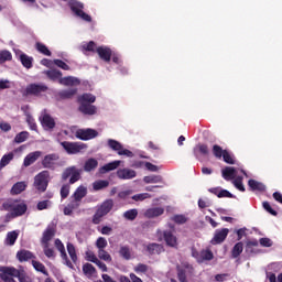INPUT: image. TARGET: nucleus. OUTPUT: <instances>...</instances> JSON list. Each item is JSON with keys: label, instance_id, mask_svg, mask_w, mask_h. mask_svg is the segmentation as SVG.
<instances>
[{"label": "nucleus", "instance_id": "ea45409f", "mask_svg": "<svg viewBox=\"0 0 282 282\" xmlns=\"http://www.w3.org/2000/svg\"><path fill=\"white\" fill-rule=\"evenodd\" d=\"M107 144L109 149L116 151L117 153H119V151L122 149V143L116 141L115 139H108Z\"/></svg>", "mask_w": 282, "mask_h": 282}, {"label": "nucleus", "instance_id": "de8ad7c7", "mask_svg": "<svg viewBox=\"0 0 282 282\" xmlns=\"http://www.w3.org/2000/svg\"><path fill=\"white\" fill-rule=\"evenodd\" d=\"M12 61V53L10 51H0V65Z\"/></svg>", "mask_w": 282, "mask_h": 282}, {"label": "nucleus", "instance_id": "69168bd1", "mask_svg": "<svg viewBox=\"0 0 282 282\" xmlns=\"http://www.w3.org/2000/svg\"><path fill=\"white\" fill-rule=\"evenodd\" d=\"M26 122H28V124H29V127H30V129H31V131H36V121H34V118L32 117V116H28L26 117Z\"/></svg>", "mask_w": 282, "mask_h": 282}, {"label": "nucleus", "instance_id": "bf43d9fd", "mask_svg": "<svg viewBox=\"0 0 282 282\" xmlns=\"http://www.w3.org/2000/svg\"><path fill=\"white\" fill-rule=\"evenodd\" d=\"M84 52H96V42L90 41L87 44H84L83 46Z\"/></svg>", "mask_w": 282, "mask_h": 282}, {"label": "nucleus", "instance_id": "0e129e2a", "mask_svg": "<svg viewBox=\"0 0 282 282\" xmlns=\"http://www.w3.org/2000/svg\"><path fill=\"white\" fill-rule=\"evenodd\" d=\"M133 194V191L131 189H127V191H122L118 193V197L119 199H129V197H131V195Z\"/></svg>", "mask_w": 282, "mask_h": 282}, {"label": "nucleus", "instance_id": "6e6552de", "mask_svg": "<svg viewBox=\"0 0 282 282\" xmlns=\"http://www.w3.org/2000/svg\"><path fill=\"white\" fill-rule=\"evenodd\" d=\"M61 145L63 147L64 151L68 153V155H76V153H80L87 149V144L83 142L63 141Z\"/></svg>", "mask_w": 282, "mask_h": 282}, {"label": "nucleus", "instance_id": "393cba45", "mask_svg": "<svg viewBox=\"0 0 282 282\" xmlns=\"http://www.w3.org/2000/svg\"><path fill=\"white\" fill-rule=\"evenodd\" d=\"M26 188H28V182L25 181L17 182L11 187V195H21V193H23V191H25Z\"/></svg>", "mask_w": 282, "mask_h": 282}, {"label": "nucleus", "instance_id": "2eb2a0df", "mask_svg": "<svg viewBox=\"0 0 282 282\" xmlns=\"http://www.w3.org/2000/svg\"><path fill=\"white\" fill-rule=\"evenodd\" d=\"M28 213V204L25 202L14 204L13 205V212H11V217L17 218V217H23Z\"/></svg>", "mask_w": 282, "mask_h": 282}, {"label": "nucleus", "instance_id": "e433bc0d", "mask_svg": "<svg viewBox=\"0 0 282 282\" xmlns=\"http://www.w3.org/2000/svg\"><path fill=\"white\" fill-rule=\"evenodd\" d=\"M14 160V153L10 152L8 154H4L0 160V169H6L8 164H10L11 161Z\"/></svg>", "mask_w": 282, "mask_h": 282}, {"label": "nucleus", "instance_id": "f704fd0d", "mask_svg": "<svg viewBox=\"0 0 282 282\" xmlns=\"http://www.w3.org/2000/svg\"><path fill=\"white\" fill-rule=\"evenodd\" d=\"M17 239H19V232L9 231L6 238L7 246H14V243H17Z\"/></svg>", "mask_w": 282, "mask_h": 282}, {"label": "nucleus", "instance_id": "473e14b6", "mask_svg": "<svg viewBox=\"0 0 282 282\" xmlns=\"http://www.w3.org/2000/svg\"><path fill=\"white\" fill-rule=\"evenodd\" d=\"M237 175V170L235 167L227 166L223 170L224 180H232Z\"/></svg>", "mask_w": 282, "mask_h": 282}, {"label": "nucleus", "instance_id": "72a5a7b5", "mask_svg": "<svg viewBox=\"0 0 282 282\" xmlns=\"http://www.w3.org/2000/svg\"><path fill=\"white\" fill-rule=\"evenodd\" d=\"M145 184H162L163 178L160 175H149L143 177Z\"/></svg>", "mask_w": 282, "mask_h": 282}, {"label": "nucleus", "instance_id": "58836bf2", "mask_svg": "<svg viewBox=\"0 0 282 282\" xmlns=\"http://www.w3.org/2000/svg\"><path fill=\"white\" fill-rule=\"evenodd\" d=\"M46 76L51 80H58V78H63V73L58 69L46 70Z\"/></svg>", "mask_w": 282, "mask_h": 282}, {"label": "nucleus", "instance_id": "cd10ccee", "mask_svg": "<svg viewBox=\"0 0 282 282\" xmlns=\"http://www.w3.org/2000/svg\"><path fill=\"white\" fill-rule=\"evenodd\" d=\"M120 166V161H112L110 163L105 164L99 169V173L105 175V173H109V171H116Z\"/></svg>", "mask_w": 282, "mask_h": 282}, {"label": "nucleus", "instance_id": "423d86ee", "mask_svg": "<svg viewBox=\"0 0 282 282\" xmlns=\"http://www.w3.org/2000/svg\"><path fill=\"white\" fill-rule=\"evenodd\" d=\"M176 272L180 282H188L187 276L195 274V268L188 262H182L181 265L176 267Z\"/></svg>", "mask_w": 282, "mask_h": 282}, {"label": "nucleus", "instance_id": "4d7b16f0", "mask_svg": "<svg viewBox=\"0 0 282 282\" xmlns=\"http://www.w3.org/2000/svg\"><path fill=\"white\" fill-rule=\"evenodd\" d=\"M58 250H59L61 257H62L63 261H65L66 265L68 268H73L72 261H69V259L67 258V251L65 250V248H59Z\"/></svg>", "mask_w": 282, "mask_h": 282}, {"label": "nucleus", "instance_id": "c756f323", "mask_svg": "<svg viewBox=\"0 0 282 282\" xmlns=\"http://www.w3.org/2000/svg\"><path fill=\"white\" fill-rule=\"evenodd\" d=\"M20 62L23 65V67H25L26 69H32V63H34V58L29 56L25 53H22L20 55Z\"/></svg>", "mask_w": 282, "mask_h": 282}, {"label": "nucleus", "instance_id": "f03ea898", "mask_svg": "<svg viewBox=\"0 0 282 282\" xmlns=\"http://www.w3.org/2000/svg\"><path fill=\"white\" fill-rule=\"evenodd\" d=\"M0 272V279L2 281H8V276H13L14 279H19L20 282H30V278L14 267H1Z\"/></svg>", "mask_w": 282, "mask_h": 282}, {"label": "nucleus", "instance_id": "9d476101", "mask_svg": "<svg viewBox=\"0 0 282 282\" xmlns=\"http://www.w3.org/2000/svg\"><path fill=\"white\" fill-rule=\"evenodd\" d=\"M192 257L196 259L197 263H204V261H213L214 256L210 249H202L197 251V249H192Z\"/></svg>", "mask_w": 282, "mask_h": 282}, {"label": "nucleus", "instance_id": "c9c22d12", "mask_svg": "<svg viewBox=\"0 0 282 282\" xmlns=\"http://www.w3.org/2000/svg\"><path fill=\"white\" fill-rule=\"evenodd\" d=\"M35 50H37V52L44 56H52V51H50V48H47V46L41 42L35 43Z\"/></svg>", "mask_w": 282, "mask_h": 282}, {"label": "nucleus", "instance_id": "a18cd8bd", "mask_svg": "<svg viewBox=\"0 0 282 282\" xmlns=\"http://www.w3.org/2000/svg\"><path fill=\"white\" fill-rule=\"evenodd\" d=\"M83 272H84V274H86L88 276H94V274H96V268L93 267L91 263H85L83 265Z\"/></svg>", "mask_w": 282, "mask_h": 282}, {"label": "nucleus", "instance_id": "dca6fc26", "mask_svg": "<svg viewBox=\"0 0 282 282\" xmlns=\"http://www.w3.org/2000/svg\"><path fill=\"white\" fill-rule=\"evenodd\" d=\"M228 228H223L220 230H216L214 238L212 239L213 246H217V243H224L226 241V237H228Z\"/></svg>", "mask_w": 282, "mask_h": 282}, {"label": "nucleus", "instance_id": "ddd939ff", "mask_svg": "<svg viewBox=\"0 0 282 282\" xmlns=\"http://www.w3.org/2000/svg\"><path fill=\"white\" fill-rule=\"evenodd\" d=\"M40 122L45 131H53V129L56 127V121L50 113H46L45 110L40 117Z\"/></svg>", "mask_w": 282, "mask_h": 282}, {"label": "nucleus", "instance_id": "3c124183", "mask_svg": "<svg viewBox=\"0 0 282 282\" xmlns=\"http://www.w3.org/2000/svg\"><path fill=\"white\" fill-rule=\"evenodd\" d=\"M53 63L56 67H59V69H64V72H69V69H72L63 59H54Z\"/></svg>", "mask_w": 282, "mask_h": 282}, {"label": "nucleus", "instance_id": "774afa93", "mask_svg": "<svg viewBox=\"0 0 282 282\" xmlns=\"http://www.w3.org/2000/svg\"><path fill=\"white\" fill-rule=\"evenodd\" d=\"M96 246L97 248H107V239H105L104 237L98 238L96 241Z\"/></svg>", "mask_w": 282, "mask_h": 282}, {"label": "nucleus", "instance_id": "a19ab883", "mask_svg": "<svg viewBox=\"0 0 282 282\" xmlns=\"http://www.w3.org/2000/svg\"><path fill=\"white\" fill-rule=\"evenodd\" d=\"M212 151L213 155L216 156L217 160H221V158H224V153L226 152V150L218 144H214Z\"/></svg>", "mask_w": 282, "mask_h": 282}, {"label": "nucleus", "instance_id": "f257e3e1", "mask_svg": "<svg viewBox=\"0 0 282 282\" xmlns=\"http://www.w3.org/2000/svg\"><path fill=\"white\" fill-rule=\"evenodd\" d=\"M113 210V199H106L97 207L95 215L93 216V224L98 225L102 221V217H107L109 213Z\"/></svg>", "mask_w": 282, "mask_h": 282}, {"label": "nucleus", "instance_id": "a211bd4d", "mask_svg": "<svg viewBox=\"0 0 282 282\" xmlns=\"http://www.w3.org/2000/svg\"><path fill=\"white\" fill-rule=\"evenodd\" d=\"M76 94H78V89L69 88V89L58 91L57 93V98L59 100H69L72 98H74V96H76Z\"/></svg>", "mask_w": 282, "mask_h": 282}, {"label": "nucleus", "instance_id": "bb28decb", "mask_svg": "<svg viewBox=\"0 0 282 282\" xmlns=\"http://www.w3.org/2000/svg\"><path fill=\"white\" fill-rule=\"evenodd\" d=\"M164 215V208L163 207H154V208H149L145 210V217L149 219H153L155 217H160Z\"/></svg>", "mask_w": 282, "mask_h": 282}, {"label": "nucleus", "instance_id": "6ab92c4d", "mask_svg": "<svg viewBox=\"0 0 282 282\" xmlns=\"http://www.w3.org/2000/svg\"><path fill=\"white\" fill-rule=\"evenodd\" d=\"M78 109L85 116H96L98 111V108L91 104H82Z\"/></svg>", "mask_w": 282, "mask_h": 282}, {"label": "nucleus", "instance_id": "e2e57ef3", "mask_svg": "<svg viewBox=\"0 0 282 282\" xmlns=\"http://www.w3.org/2000/svg\"><path fill=\"white\" fill-rule=\"evenodd\" d=\"M259 242L262 248H272L273 246L272 239L270 238H260Z\"/></svg>", "mask_w": 282, "mask_h": 282}, {"label": "nucleus", "instance_id": "39448f33", "mask_svg": "<svg viewBox=\"0 0 282 282\" xmlns=\"http://www.w3.org/2000/svg\"><path fill=\"white\" fill-rule=\"evenodd\" d=\"M47 89H48L47 85L43 83L29 84L23 91V96H34L35 98H41L43 94H46Z\"/></svg>", "mask_w": 282, "mask_h": 282}, {"label": "nucleus", "instance_id": "7ed1b4c3", "mask_svg": "<svg viewBox=\"0 0 282 282\" xmlns=\"http://www.w3.org/2000/svg\"><path fill=\"white\" fill-rule=\"evenodd\" d=\"M68 8L78 19L86 21V23H91V15L85 13V4L77 0H69Z\"/></svg>", "mask_w": 282, "mask_h": 282}, {"label": "nucleus", "instance_id": "680f3d73", "mask_svg": "<svg viewBox=\"0 0 282 282\" xmlns=\"http://www.w3.org/2000/svg\"><path fill=\"white\" fill-rule=\"evenodd\" d=\"M262 206L264 210H267V213H269L270 215H273V217H276V215H279V213H276V210H274L272 206H270V203L263 202Z\"/></svg>", "mask_w": 282, "mask_h": 282}, {"label": "nucleus", "instance_id": "79ce46f5", "mask_svg": "<svg viewBox=\"0 0 282 282\" xmlns=\"http://www.w3.org/2000/svg\"><path fill=\"white\" fill-rule=\"evenodd\" d=\"M109 186V181L99 180L93 183L94 191H102V188H107Z\"/></svg>", "mask_w": 282, "mask_h": 282}, {"label": "nucleus", "instance_id": "b1692460", "mask_svg": "<svg viewBox=\"0 0 282 282\" xmlns=\"http://www.w3.org/2000/svg\"><path fill=\"white\" fill-rule=\"evenodd\" d=\"M248 186L252 192L258 191L259 193H264L265 191V185L254 178L248 181Z\"/></svg>", "mask_w": 282, "mask_h": 282}, {"label": "nucleus", "instance_id": "37998d69", "mask_svg": "<svg viewBox=\"0 0 282 282\" xmlns=\"http://www.w3.org/2000/svg\"><path fill=\"white\" fill-rule=\"evenodd\" d=\"M119 254L122 259H126V261H129L130 259L135 258L133 254H131V249L129 248H121L119 250Z\"/></svg>", "mask_w": 282, "mask_h": 282}, {"label": "nucleus", "instance_id": "c85d7f7f", "mask_svg": "<svg viewBox=\"0 0 282 282\" xmlns=\"http://www.w3.org/2000/svg\"><path fill=\"white\" fill-rule=\"evenodd\" d=\"M98 169V160L88 159L84 164V171L86 173H91V171H96Z\"/></svg>", "mask_w": 282, "mask_h": 282}, {"label": "nucleus", "instance_id": "f8f14e48", "mask_svg": "<svg viewBox=\"0 0 282 282\" xmlns=\"http://www.w3.org/2000/svg\"><path fill=\"white\" fill-rule=\"evenodd\" d=\"M78 140H94V138H98V131L88 128V129H78L75 133Z\"/></svg>", "mask_w": 282, "mask_h": 282}, {"label": "nucleus", "instance_id": "aec40b11", "mask_svg": "<svg viewBox=\"0 0 282 282\" xmlns=\"http://www.w3.org/2000/svg\"><path fill=\"white\" fill-rule=\"evenodd\" d=\"M17 259L18 261H20V263H23L25 261H30V259H36V257L34 256V253H32V251L22 249L17 252Z\"/></svg>", "mask_w": 282, "mask_h": 282}, {"label": "nucleus", "instance_id": "2f4dec72", "mask_svg": "<svg viewBox=\"0 0 282 282\" xmlns=\"http://www.w3.org/2000/svg\"><path fill=\"white\" fill-rule=\"evenodd\" d=\"M32 265L34 270H36V272H41L42 274H44V276H50V272H47L45 264H43L42 262L33 260Z\"/></svg>", "mask_w": 282, "mask_h": 282}, {"label": "nucleus", "instance_id": "a878e982", "mask_svg": "<svg viewBox=\"0 0 282 282\" xmlns=\"http://www.w3.org/2000/svg\"><path fill=\"white\" fill-rule=\"evenodd\" d=\"M75 202H83V198L87 197V187L79 185L73 194Z\"/></svg>", "mask_w": 282, "mask_h": 282}, {"label": "nucleus", "instance_id": "4468645a", "mask_svg": "<svg viewBox=\"0 0 282 282\" xmlns=\"http://www.w3.org/2000/svg\"><path fill=\"white\" fill-rule=\"evenodd\" d=\"M96 53L99 58L105 63L111 62V56H113V52L108 46H99L96 48Z\"/></svg>", "mask_w": 282, "mask_h": 282}, {"label": "nucleus", "instance_id": "052dcab7", "mask_svg": "<svg viewBox=\"0 0 282 282\" xmlns=\"http://www.w3.org/2000/svg\"><path fill=\"white\" fill-rule=\"evenodd\" d=\"M69 184H64L61 187V197L62 199H67V197H69Z\"/></svg>", "mask_w": 282, "mask_h": 282}, {"label": "nucleus", "instance_id": "4be33fe9", "mask_svg": "<svg viewBox=\"0 0 282 282\" xmlns=\"http://www.w3.org/2000/svg\"><path fill=\"white\" fill-rule=\"evenodd\" d=\"M117 177L119 180H133V177H135V171L129 169L118 170Z\"/></svg>", "mask_w": 282, "mask_h": 282}, {"label": "nucleus", "instance_id": "6e6d98bb", "mask_svg": "<svg viewBox=\"0 0 282 282\" xmlns=\"http://www.w3.org/2000/svg\"><path fill=\"white\" fill-rule=\"evenodd\" d=\"M172 221H174V224H186V221H188V218H186V216L184 215H174L172 217Z\"/></svg>", "mask_w": 282, "mask_h": 282}, {"label": "nucleus", "instance_id": "0eeeda50", "mask_svg": "<svg viewBox=\"0 0 282 282\" xmlns=\"http://www.w3.org/2000/svg\"><path fill=\"white\" fill-rule=\"evenodd\" d=\"M82 173L83 170L73 165L64 170V172L62 173V180L63 182H67V180H69V184H76V182L80 180Z\"/></svg>", "mask_w": 282, "mask_h": 282}, {"label": "nucleus", "instance_id": "9b49d317", "mask_svg": "<svg viewBox=\"0 0 282 282\" xmlns=\"http://www.w3.org/2000/svg\"><path fill=\"white\" fill-rule=\"evenodd\" d=\"M54 237H56V225L51 224L43 231L41 239L42 246H44V248H48L50 241L51 239H54Z\"/></svg>", "mask_w": 282, "mask_h": 282}, {"label": "nucleus", "instance_id": "603ef678", "mask_svg": "<svg viewBox=\"0 0 282 282\" xmlns=\"http://www.w3.org/2000/svg\"><path fill=\"white\" fill-rule=\"evenodd\" d=\"M223 160L226 162V164H235V156L230 154L228 150H225L223 154Z\"/></svg>", "mask_w": 282, "mask_h": 282}, {"label": "nucleus", "instance_id": "5701e85b", "mask_svg": "<svg viewBox=\"0 0 282 282\" xmlns=\"http://www.w3.org/2000/svg\"><path fill=\"white\" fill-rule=\"evenodd\" d=\"M79 105H94L96 102V96L90 93H85L77 98Z\"/></svg>", "mask_w": 282, "mask_h": 282}, {"label": "nucleus", "instance_id": "338daca9", "mask_svg": "<svg viewBox=\"0 0 282 282\" xmlns=\"http://www.w3.org/2000/svg\"><path fill=\"white\" fill-rule=\"evenodd\" d=\"M86 261H90L91 263H95L96 261H98V257H96L94 252L88 250L86 251Z\"/></svg>", "mask_w": 282, "mask_h": 282}, {"label": "nucleus", "instance_id": "8fccbe9b", "mask_svg": "<svg viewBox=\"0 0 282 282\" xmlns=\"http://www.w3.org/2000/svg\"><path fill=\"white\" fill-rule=\"evenodd\" d=\"M134 202H144V199H151V194L149 193H141V194H135L131 197Z\"/></svg>", "mask_w": 282, "mask_h": 282}, {"label": "nucleus", "instance_id": "20e7f679", "mask_svg": "<svg viewBox=\"0 0 282 282\" xmlns=\"http://www.w3.org/2000/svg\"><path fill=\"white\" fill-rule=\"evenodd\" d=\"M33 186L39 193H45L50 186V171L44 170L35 175Z\"/></svg>", "mask_w": 282, "mask_h": 282}, {"label": "nucleus", "instance_id": "1a4fd4ad", "mask_svg": "<svg viewBox=\"0 0 282 282\" xmlns=\"http://www.w3.org/2000/svg\"><path fill=\"white\" fill-rule=\"evenodd\" d=\"M58 160H61V156L56 153L46 154L42 159V166L43 169H48V171H56L58 169Z\"/></svg>", "mask_w": 282, "mask_h": 282}, {"label": "nucleus", "instance_id": "5fc2aeb1", "mask_svg": "<svg viewBox=\"0 0 282 282\" xmlns=\"http://www.w3.org/2000/svg\"><path fill=\"white\" fill-rule=\"evenodd\" d=\"M98 257L104 261H111V254H109V252H107L105 248H99Z\"/></svg>", "mask_w": 282, "mask_h": 282}, {"label": "nucleus", "instance_id": "7c9ffc66", "mask_svg": "<svg viewBox=\"0 0 282 282\" xmlns=\"http://www.w3.org/2000/svg\"><path fill=\"white\" fill-rule=\"evenodd\" d=\"M61 85H65L66 87L73 86V85H79L80 84V79L76 78V77H64L59 79Z\"/></svg>", "mask_w": 282, "mask_h": 282}, {"label": "nucleus", "instance_id": "c03bdc74", "mask_svg": "<svg viewBox=\"0 0 282 282\" xmlns=\"http://www.w3.org/2000/svg\"><path fill=\"white\" fill-rule=\"evenodd\" d=\"M124 219H128V221H134L138 217V209H129L123 213Z\"/></svg>", "mask_w": 282, "mask_h": 282}, {"label": "nucleus", "instance_id": "f3484780", "mask_svg": "<svg viewBox=\"0 0 282 282\" xmlns=\"http://www.w3.org/2000/svg\"><path fill=\"white\" fill-rule=\"evenodd\" d=\"M41 155H43V152H41V151H35V152L29 153L24 158L23 166H25V167L32 166V164H34V162H36V160H39V158H41Z\"/></svg>", "mask_w": 282, "mask_h": 282}, {"label": "nucleus", "instance_id": "864d4df0", "mask_svg": "<svg viewBox=\"0 0 282 282\" xmlns=\"http://www.w3.org/2000/svg\"><path fill=\"white\" fill-rule=\"evenodd\" d=\"M217 197L219 199H221L224 197H229L230 199L237 198V196L232 195V193H230L228 189H220L219 193L217 194Z\"/></svg>", "mask_w": 282, "mask_h": 282}, {"label": "nucleus", "instance_id": "412c9836", "mask_svg": "<svg viewBox=\"0 0 282 282\" xmlns=\"http://www.w3.org/2000/svg\"><path fill=\"white\" fill-rule=\"evenodd\" d=\"M164 241L166 242V246H170V248H175L177 246V237L173 235V231L165 230L163 232Z\"/></svg>", "mask_w": 282, "mask_h": 282}, {"label": "nucleus", "instance_id": "49530a36", "mask_svg": "<svg viewBox=\"0 0 282 282\" xmlns=\"http://www.w3.org/2000/svg\"><path fill=\"white\" fill-rule=\"evenodd\" d=\"M28 138H30V133L28 131H22L15 135L14 142L17 144H21L22 142H25Z\"/></svg>", "mask_w": 282, "mask_h": 282}, {"label": "nucleus", "instance_id": "4c0bfd02", "mask_svg": "<svg viewBox=\"0 0 282 282\" xmlns=\"http://www.w3.org/2000/svg\"><path fill=\"white\" fill-rule=\"evenodd\" d=\"M18 202L19 200L8 199L4 203H2L0 210H7L12 213L14 210V204H18Z\"/></svg>", "mask_w": 282, "mask_h": 282}, {"label": "nucleus", "instance_id": "13d9d810", "mask_svg": "<svg viewBox=\"0 0 282 282\" xmlns=\"http://www.w3.org/2000/svg\"><path fill=\"white\" fill-rule=\"evenodd\" d=\"M234 186L241 193H246V186H243V181L241 177H238L234 181Z\"/></svg>", "mask_w": 282, "mask_h": 282}, {"label": "nucleus", "instance_id": "09e8293b", "mask_svg": "<svg viewBox=\"0 0 282 282\" xmlns=\"http://www.w3.org/2000/svg\"><path fill=\"white\" fill-rule=\"evenodd\" d=\"M36 208L39 210H47L48 208H52V200H40L37 204H36Z\"/></svg>", "mask_w": 282, "mask_h": 282}]
</instances>
